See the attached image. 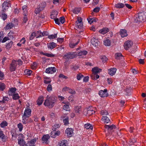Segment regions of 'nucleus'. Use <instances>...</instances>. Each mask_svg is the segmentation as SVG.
<instances>
[{"instance_id":"nucleus-42","label":"nucleus","mask_w":146,"mask_h":146,"mask_svg":"<svg viewBox=\"0 0 146 146\" xmlns=\"http://www.w3.org/2000/svg\"><path fill=\"white\" fill-rule=\"evenodd\" d=\"M13 42L12 41H10L6 45V48L7 49H9L11 47Z\"/></svg>"},{"instance_id":"nucleus-46","label":"nucleus","mask_w":146,"mask_h":146,"mask_svg":"<svg viewBox=\"0 0 146 146\" xmlns=\"http://www.w3.org/2000/svg\"><path fill=\"white\" fill-rule=\"evenodd\" d=\"M102 119L105 120V122H106L107 123H108L110 121L109 118L107 116H103L102 118Z\"/></svg>"},{"instance_id":"nucleus-15","label":"nucleus","mask_w":146,"mask_h":146,"mask_svg":"<svg viewBox=\"0 0 146 146\" xmlns=\"http://www.w3.org/2000/svg\"><path fill=\"white\" fill-rule=\"evenodd\" d=\"M94 113L95 111H94L93 110L91 109V108L90 107H89L88 108L86 113V115L90 116Z\"/></svg>"},{"instance_id":"nucleus-13","label":"nucleus","mask_w":146,"mask_h":146,"mask_svg":"<svg viewBox=\"0 0 146 146\" xmlns=\"http://www.w3.org/2000/svg\"><path fill=\"white\" fill-rule=\"evenodd\" d=\"M91 42L92 44L95 46H98L99 43L97 39H96L94 38H92L91 39Z\"/></svg>"},{"instance_id":"nucleus-53","label":"nucleus","mask_w":146,"mask_h":146,"mask_svg":"<svg viewBox=\"0 0 146 146\" xmlns=\"http://www.w3.org/2000/svg\"><path fill=\"white\" fill-rule=\"evenodd\" d=\"M84 76L81 74H79L77 75V79L78 80H80L81 79L84 77Z\"/></svg>"},{"instance_id":"nucleus-52","label":"nucleus","mask_w":146,"mask_h":146,"mask_svg":"<svg viewBox=\"0 0 146 146\" xmlns=\"http://www.w3.org/2000/svg\"><path fill=\"white\" fill-rule=\"evenodd\" d=\"M17 126L18 128H19V131H21L23 129V125L21 123H20L18 124Z\"/></svg>"},{"instance_id":"nucleus-57","label":"nucleus","mask_w":146,"mask_h":146,"mask_svg":"<svg viewBox=\"0 0 146 146\" xmlns=\"http://www.w3.org/2000/svg\"><path fill=\"white\" fill-rule=\"evenodd\" d=\"M63 109L66 111H68L69 110V106L68 105H64L63 107Z\"/></svg>"},{"instance_id":"nucleus-36","label":"nucleus","mask_w":146,"mask_h":146,"mask_svg":"<svg viewBox=\"0 0 146 146\" xmlns=\"http://www.w3.org/2000/svg\"><path fill=\"white\" fill-rule=\"evenodd\" d=\"M63 122L65 125H66L68 124H69L68 117H66V118L63 119Z\"/></svg>"},{"instance_id":"nucleus-41","label":"nucleus","mask_w":146,"mask_h":146,"mask_svg":"<svg viewBox=\"0 0 146 146\" xmlns=\"http://www.w3.org/2000/svg\"><path fill=\"white\" fill-rule=\"evenodd\" d=\"M12 97L13 99L15 100L19 99V96L18 94H14L13 95Z\"/></svg>"},{"instance_id":"nucleus-38","label":"nucleus","mask_w":146,"mask_h":146,"mask_svg":"<svg viewBox=\"0 0 146 146\" xmlns=\"http://www.w3.org/2000/svg\"><path fill=\"white\" fill-rule=\"evenodd\" d=\"M85 128H86L87 129H92L93 127L90 124H86L84 125Z\"/></svg>"},{"instance_id":"nucleus-33","label":"nucleus","mask_w":146,"mask_h":146,"mask_svg":"<svg viewBox=\"0 0 146 146\" xmlns=\"http://www.w3.org/2000/svg\"><path fill=\"white\" fill-rule=\"evenodd\" d=\"M9 100V98L5 96L3 97V100L2 101L0 100V102L5 103L8 102Z\"/></svg>"},{"instance_id":"nucleus-60","label":"nucleus","mask_w":146,"mask_h":146,"mask_svg":"<svg viewBox=\"0 0 146 146\" xmlns=\"http://www.w3.org/2000/svg\"><path fill=\"white\" fill-rule=\"evenodd\" d=\"M7 15L5 13L2 14L1 15V17L2 18L4 21L7 18Z\"/></svg>"},{"instance_id":"nucleus-49","label":"nucleus","mask_w":146,"mask_h":146,"mask_svg":"<svg viewBox=\"0 0 146 146\" xmlns=\"http://www.w3.org/2000/svg\"><path fill=\"white\" fill-rule=\"evenodd\" d=\"M57 37V34H54V35H49L48 38L50 39H52L55 38Z\"/></svg>"},{"instance_id":"nucleus-37","label":"nucleus","mask_w":146,"mask_h":146,"mask_svg":"<svg viewBox=\"0 0 146 146\" xmlns=\"http://www.w3.org/2000/svg\"><path fill=\"white\" fill-rule=\"evenodd\" d=\"M100 58L103 62H106L108 59L105 56H100Z\"/></svg>"},{"instance_id":"nucleus-5","label":"nucleus","mask_w":146,"mask_h":146,"mask_svg":"<svg viewBox=\"0 0 146 146\" xmlns=\"http://www.w3.org/2000/svg\"><path fill=\"white\" fill-rule=\"evenodd\" d=\"M133 44V42L132 41L128 40L124 43V46L126 50H127L132 46Z\"/></svg>"},{"instance_id":"nucleus-61","label":"nucleus","mask_w":146,"mask_h":146,"mask_svg":"<svg viewBox=\"0 0 146 146\" xmlns=\"http://www.w3.org/2000/svg\"><path fill=\"white\" fill-rule=\"evenodd\" d=\"M60 21L62 24L64 23L65 21V18L64 17H62L60 18Z\"/></svg>"},{"instance_id":"nucleus-47","label":"nucleus","mask_w":146,"mask_h":146,"mask_svg":"<svg viewBox=\"0 0 146 146\" xmlns=\"http://www.w3.org/2000/svg\"><path fill=\"white\" fill-rule=\"evenodd\" d=\"M1 127H4L7 125V123L6 121L3 122L0 124Z\"/></svg>"},{"instance_id":"nucleus-64","label":"nucleus","mask_w":146,"mask_h":146,"mask_svg":"<svg viewBox=\"0 0 146 146\" xmlns=\"http://www.w3.org/2000/svg\"><path fill=\"white\" fill-rule=\"evenodd\" d=\"M4 78V74L3 72L0 71V80H3Z\"/></svg>"},{"instance_id":"nucleus-24","label":"nucleus","mask_w":146,"mask_h":146,"mask_svg":"<svg viewBox=\"0 0 146 146\" xmlns=\"http://www.w3.org/2000/svg\"><path fill=\"white\" fill-rule=\"evenodd\" d=\"M125 6V5L121 3H118L117 4H115V7L117 8H123Z\"/></svg>"},{"instance_id":"nucleus-30","label":"nucleus","mask_w":146,"mask_h":146,"mask_svg":"<svg viewBox=\"0 0 146 146\" xmlns=\"http://www.w3.org/2000/svg\"><path fill=\"white\" fill-rule=\"evenodd\" d=\"M66 140H63L59 143L58 146H66Z\"/></svg>"},{"instance_id":"nucleus-1","label":"nucleus","mask_w":146,"mask_h":146,"mask_svg":"<svg viewBox=\"0 0 146 146\" xmlns=\"http://www.w3.org/2000/svg\"><path fill=\"white\" fill-rule=\"evenodd\" d=\"M46 98L47 99L45 101L44 105L46 106H48L49 108H52L56 101L57 98L53 96L48 98V96H47Z\"/></svg>"},{"instance_id":"nucleus-17","label":"nucleus","mask_w":146,"mask_h":146,"mask_svg":"<svg viewBox=\"0 0 146 146\" xmlns=\"http://www.w3.org/2000/svg\"><path fill=\"white\" fill-rule=\"evenodd\" d=\"M116 69L115 68H112L108 70V73L111 76H113L115 73Z\"/></svg>"},{"instance_id":"nucleus-31","label":"nucleus","mask_w":146,"mask_h":146,"mask_svg":"<svg viewBox=\"0 0 146 146\" xmlns=\"http://www.w3.org/2000/svg\"><path fill=\"white\" fill-rule=\"evenodd\" d=\"M43 9V7H40L36 8L35 11V12L36 14H37L39 13L40 11Z\"/></svg>"},{"instance_id":"nucleus-20","label":"nucleus","mask_w":146,"mask_h":146,"mask_svg":"<svg viewBox=\"0 0 146 146\" xmlns=\"http://www.w3.org/2000/svg\"><path fill=\"white\" fill-rule=\"evenodd\" d=\"M109 31V30L107 28H104L100 30L99 32L103 34H106Z\"/></svg>"},{"instance_id":"nucleus-21","label":"nucleus","mask_w":146,"mask_h":146,"mask_svg":"<svg viewBox=\"0 0 146 146\" xmlns=\"http://www.w3.org/2000/svg\"><path fill=\"white\" fill-rule=\"evenodd\" d=\"M50 137L48 134L44 135L42 138V140L44 141H45L46 143L48 139L50 138Z\"/></svg>"},{"instance_id":"nucleus-55","label":"nucleus","mask_w":146,"mask_h":146,"mask_svg":"<svg viewBox=\"0 0 146 146\" xmlns=\"http://www.w3.org/2000/svg\"><path fill=\"white\" fill-rule=\"evenodd\" d=\"M76 25L77 26L78 28L81 29L82 27L83 23H76Z\"/></svg>"},{"instance_id":"nucleus-34","label":"nucleus","mask_w":146,"mask_h":146,"mask_svg":"<svg viewBox=\"0 0 146 146\" xmlns=\"http://www.w3.org/2000/svg\"><path fill=\"white\" fill-rule=\"evenodd\" d=\"M115 58L117 60H119L120 59V58L122 56V55L120 53H118L115 54Z\"/></svg>"},{"instance_id":"nucleus-63","label":"nucleus","mask_w":146,"mask_h":146,"mask_svg":"<svg viewBox=\"0 0 146 146\" xmlns=\"http://www.w3.org/2000/svg\"><path fill=\"white\" fill-rule=\"evenodd\" d=\"M68 91L69 93L71 94H74L76 93V92L75 91L73 90H72L69 88L68 90Z\"/></svg>"},{"instance_id":"nucleus-12","label":"nucleus","mask_w":146,"mask_h":146,"mask_svg":"<svg viewBox=\"0 0 146 146\" xmlns=\"http://www.w3.org/2000/svg\"><path fill=\"white\" fill-rule=\"evenodd\" d=\"M102 69L100 68H99L97 67H95L92 69V71L93 73L96 74L99 73L102 71Z\"/></svg>"},{"instance_id":"nucleus-44","label":"nucleus","mask_w":146,"mask_h":146,"mask_svg":"<svg viewBox=\"0 0 146 146\" xmlns=\"http://www.w3.org/2000/svg\"><path fill=\"white\" fill-rule=\"evenodd\" d=\"M32 72V71L31 70L26 69L25 71V74L29 76L31 74V73Z\"/></svg>"},{"instance_id":"nucleus-2","label":"nucleus","mask_w":146,"mask_h":146,"mask_svg":"<svg viewBox=\"0 0 146 146\" xmlns=\"http://www.w3.org/2000/svg\"><path fill=\"white\" fill-rule=\"evenodd\" d=\"M144 16V13H139L138 16L135 19V21L136 23L143 21H144L143 16Z\"/></svg>"},{"instance_id":"nucleus-54","label":"nucleus","mask_w":146,"mask_h":146,"mask_svg":"<svg viewBox=\"0 0 146 146\" xmlns=\"http://www.w3.org/2000/svg\"><path fill=\"white\" fill-rule=\"evenodd\" d=\"M35 36H36L35 32H33L32 33H31L30 37L29 39L30 40H32Z\"/></svg>"},{"instance_id":"nucleus-39","label":"nucleus","mask_w":146,"mask_h":146,"mask_svg":"<svg viewBox=\"0 0 146 146\" xmlns=\"http://www.w3.org/2000/svg\"><path fill=\"white\" fill-rule=\"evenodd\" d=\"M36 140L35 139H33L29 141L27 143V145H34V144L36 142Z\"/></svg>"},{"instance_id":"nucleus-3","label":"nucleus","mask_w":146,"mask_h":146,"mask_svg":"<svg viewBox=\"0 0 146 146\" xmlns=\"http://www.w3.org/2000/svg\"><path fill=\"white\" fill-rule=\"evenodd\" d=\"M21 137H19L18 139V144L20 146H27V143L26 144V142L22 138L23 137V135L22 134H20Z\"/></svg>"},{"instance_id":"nucleus-6","label":"nucleus","mask_w":146,"mask_h":146,"mask_svg":"<svg viewBox=\"0 0 146 146\" xmlns=\"http://www.w3.org/2000/svg\"><path fill=\"white\" fill-rule=\"evenodd\" d=\"M17 66V63L16 61L13 60L10 65V70L11 71H15Z\"/></svg>"},{"instance_id":"nucleus-14","label":"nucleus","mask_w":146,"mask_h":146,"mask_svg":"<svg viewBox=\"0 0 146 146\" xmlns=\"http://www.w3.org/2000/svg\"><path fill=\"white\" fill-rule=\"evenodd\" d=\"M120 33L122 37L126 36L127 35V31L125 29H121L120 31Z\"/></svg>"},{"instance_id":"nucleus-7","label":"nucleus","mask_w":146,"mask_h":146,"mask_svg":"<svg viewBox=\"0 0 146 146\" xmlns=\"http://www.w3.org/2000/svg\"><path fill=\"white\" fill-rule=\"evenodd\" d=\"M75 56L74 53L72 52H68L65 54L64 57L65 59H72Z\"/></svg>"},{"instance_id":"nucleus-50","label":"nucleus","mask_w":146,"mask_h":146,"mask_svg":"<svg viewBox=\"0 0 146 146\" xmlns=\"http://www.w3.org/2000/svg\"><path fill=\"white\" fill-rule=\"evenodd\" d=\"M101 114L102 115H107L108 113L106 110H103L101 111Z\"/></svg>"},{"instance_id":"nucleus-27","label":"nucleus","mask_w":146,"mask_h":146,"mask_svg":"<svg viewBox=\"0 0 146 146\" xmlns=\"http://www.w3.org/2000/svg\"><path fill=\"white\" fill-rule=\"evenodd\" d=\"M51 15V18L52 19H53L54 20V19L56 18V16L58 15V12L57 11H54V12L52 13Z\"/></svg>"},{"instance_id":"nucleus-26","label":"nucleus","mask_w":146,"mask_h":146,"mask_svg":"<svg viewBox=\"0 0 146 146\" xmlns=\"http://www.w3.org/2000/svg\"><path fill=\"white\" fill-rule=\"evenodd\" d=\"M104 44L106 46H110V45L111 42L109 39L106 38L104 40Z\"/></svg>"},{"instance_id":"nucleus-29","label":"nucleus","mask_w":146,"mask_h":146,"mask_svg":"<svg viewBox=\"0 0 146 146\" xmlns=\"http://www.w3.org/2000/svg\"><path fill=\"white\" fill-rule=\"evenodd\" d=\"M80 11V8L76 7L74 9L72 10V11L75 14H78Z\"/></svg>"},{"instance_id":"nucleus-45","label":"nucleus","mask_w":146,"mask_h":146,"mask_svg":"<svg viewBox=\"0 0 146 146\" xmlns=\"http://www.w3.org/2000/svg\"><path fill=\"white\" fill-rule=\"evenodd\" d=\"M5 88V84L3 83L0 82V90L3 91Z\"/></svg>"},{"instance_id":"nucleus-62","label":"nucleus","mask_w":146,"mask_h":146,"mask_svg":"<svg viewBox=\"0 0 146 146\" xmlns=\"http://www.w3.org/2000/svg\"><path fill=\"white\" fill-rule=\"evenodd\" d=\"M100 8L98 7H97L96 8L94 9L93 11L95 13L98 12L100 10Z\"/></svg>"},{"instance_id":"nucleus-43","label":"nucleus","mask_w":146,"mask_h":146,"mask_svg":"<svg viewBox=\"0 0 146 146\" xmlns=\"http://www.w3.org/2000/svg\"><path fill=\"white\" fill-rule=\"evenodd\" d=\"M132 90V88L131 87H129L128 88H127L126 89V91L127 94L126 95H129L131 94V91Z\"/></svg>"},{"instance_id":"nucleus-59","label":"nucleus","mask_w":146,"mask_h":146,"mask_svg":"<svg viewBox=\"0 0 146 146\" xmlns=\"http://www.w3.org/2000/svg\"><path fill=\"white\" fill-rule=\"evenodd\" d=\"M75 111L76 113H79L80 111V107H77L75 109Z\"/></svg>"},{"instance_id":"nucleus-35","label":"nucleus","mask_w":146,"mask_h":146,"mask_svg":"<svg viewBox=\"0 0 146 146\" xmlns=\"http://www.w3.org/2000/svg\"><path fill=\"white\" fill-rule=\"evenodd\" d=\"M35 33L36 38L42 37V32L40 31H37Z\"/></svg>"},{"instance_id":"nucleus-58","label":"nucleus","mask_w":146,"mask_h":146,"mask_svg":"<svg viewBox=\"0 0 146 146\" xmlns=\"http://www.w3.org/2000/svg\"><path fill=\"white\" fill-rule=\"evenodd\" d=\"M59 77L60 78H64L65 79H67L68 78L67 76H64V75L62 74H59Z\"/></svg>"},{"instance_id":"nucleus-56","label":"nucleus","mask_w":146,"mask_h":146,"mask_svg":"<svg viewBox=\"0 0 146 146\" xmlns=\"http://www.w3.org/2000/svg\"><path fill=\"white\" fill-rule=\"evenodd\" d=\"M47 90L48 92H50L52 90V85L50 84L48 85L47 88Z\"/></svg>"},{"instance_id":"nucleus-23","label":"nucleus","mask_w":146,"mask_h":146,"mask_svg":"<svg viewBox=\"0 0 146 146\" xmlns=\"http://www.w3.org/2000/svg\"><path fill=\"white\" fill-rule=\"evenodd\" d=\"M16 90V88H11L9 90V91L8 93L9 95H12L13 94H15Z\"/></svg>"},{"instance_id":"nucleus-40","label":"nucleus","mask_w":146,"mask_h":146,"mask_svg":"<svg viewBox=\"0 0 146 146\" xmlns=\"http://www.w3.org/2000/svg\"><path fill=\"white\" fill-rule=\"evenodd\" d=\"M92 90L91 88H86L83 91V92L84 93L86 94H89L90 93L91 91Z\"/></svg>"},{"instance_id":"nucleus-8","label":"nucleus","mask_w":146,"mask_h":146,"mask_svg":"<svg viewBox=\"0 0 146 146\" xmlns=\"http://www.w3.org/2000/svg\"><path fill=\"white\" fill-rule=\"evenodd\" d=\"M31 109L27 108L25 110L23 118H25L29 117L31 115Z\"/></svg>"},{"instance_id":"nucleus-19","label":"nucleus","mask_w":146,"mask_h":146,"mask_svg":"<svg viewBox=\"0 0 146 146\" xmlns=\"http://www.w3.org/2000/svg\"><path fill=\"white\" fill-rule=\"evenodd\" d=\"M43 101V97L42 96H40L37 101V104L38 105H41L42 104Z\"/></svg>"},{"instance_id":"nucleus-4","label":"nucleus","mask_w":146,"mask_h":146,"mask_svg":"<svg viewBox=\"0 0 146 146\" xmlns=\"http://www.w3.org/2000/svg\"><path fill=\"white\" fill-rule=\"evenodd\" d=\"M11 7V4L9 2L5 1L2 5V11L5 12L6 10L8 9L9 7Z\"/></svg>"},{"instance_id":"nucleus-18","label":"nucleus","mask_w":146,"mask_h":146,"mask_svg":"<svg viewBox=\"0 0 146 146\" xmlns=\"http://www.w3.org/2000/svg\"><path fill=\"white\" fill-rule=\"evenodd\" d=\"M5 141L6 140L5 137L3 134V132L0 129V140Z\"/></svg>"},{"instance_id":"nucleus-16","label":"nucleus","mask_w":146,"mask_h":146,"mask_svg":"<svg viewBox=\"0 0 146 146\" xmlns=\"http://www.w3.org/2000/svg\"><path fill=\"white\" fill-rule=\"evenodd\" d=\"M105 127L106 129H108L109 130L111 131L115 129L116 128V126L114 125H105Z\"/></svg>"},{"instance_id":"nucleus-51","label":"nucleus","mask_w":146,"mask_h":146,"mask_svg":"<svg viewBox=\"0 0 146 146\" xmlns=\"http://www.w3.org/2000/svg\"><path fill=\"white\" fill-rule=\"evenodd\" d=\"M42 53L43 55L46 56L48 57H53L54 56V55L52 54H50L47 53H44L43 52H42Z\"/></svg>"},{"instance_id":"nucleus-9","label":"nucleus","mask_w":146,"mask_h":146,"mask_svg":"<svg viewBox=\"0 0 146 146\" xmlns=\"http://www.w3.org/2000/svg\"><path fill=\"white\" fill-rule=\"evenodd\" d=\"M56 71V69L54 67H48L46 70L45 72L48 74H52Z\"/></svg>"},{"instance_id":"nucleus-11","label":"nucleus","mask_w":146,"mask_h":146,"mask_svg":"<svg viewBox=\"0 0 146 146\" xmlns=\"http://www.w3.org/2000/svg\"><path fill=\"white\" fill-rule=\"evenodd\" d=\"M65 133L68 136L71 137L72 136L73 133V130L71 128H67L65 131Z\"/></svg>"},{"instance_id":"nucleus-32","label":"nucleus","mask_w":146,"mask_h":146,"mask_svg":"<svg viewBox=\"0 0 146 146\" xmlns=\"http://www.w3.org/2000/svg\"><path fill=\"white\" fill-rule=\"evenodd\" d=\"M87 53V52L86 50L82 51L79 52L78 54V55L79 56H82V55H85Z\"/></svg>"},{"instance_id":"nucleus-25","label":"nucleus","mask_w":146,"mask_h":146,"mask_svg":"<svg viewBox=\"0 0 146 146\" xmlns=\"http://www.w3.org/2000/svg\"><path fill=\"white\" fill-rule=\"evenodd\" d=\"M14 26V24L13 23H9L5 27V29L7 30L10 29H11Z\"/></svg>"},{"instance_id":"nucleus-22","label":"nucleus","mask_w":146,"mask_h":146,"mask_svg":"<svg viewBox=\"0 0 146 146\" xmlns=\"http://www.w3.org/2000/svg\"><path fill=\"white\" fill-rule=\"evenodd\" d=\"M56 47V44L53 42H50L48 45V48L51 49H53Z\"/></svg>"},{"instance_id":"nucleus-10","label":"nucleus","mask_w":146,"mask_h":146,"mask_svg":"<svg viewBox=\"0 0 146 146\" xmlns=\"http://www.w3.org/2000/svg\"><path fill=\"white\" fill-rule=\"evenodd\" d=\"M107 91L106 89L104 90H100L99 92V94L101 97H107L108 96V93L107 92Z\"/></svg>"},{"instance_id":"nucleus-48","label":"nucleus","mask_w":146,"mask_h":146,"mask_svg":"<svg viewBox=\"0 0 146 146\" xmlns=\"http://www.w3.org/2000/svg\"><path fill=\"white\" fill-rule=\"evenodd\" d=\"M136 140L134 138L131 139L129 141V144L130 145H132L134 144V143L136 142Z\"/></svg>"},{"instance_id":"nucleus-28","label":"nucleus","mask_w":146,"mask_h":146,"mask_svg":"<svg viewBox=\"0 0 146 146\" xmlns=\"http://www.w3.org/2000/svg\"><path fill=\"white\" fill-rule=\"evenodd\" d=\"M80 40L78 39V40L75 43H73L70 44L69 46L70 48H73L78 44Z\"/></svg>"}]
</instances>
